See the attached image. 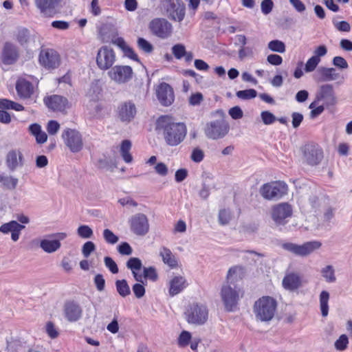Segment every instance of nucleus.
<instances>
[{"label": "nucleus", "instance_id": "nucleus-1", "mask_svg": "<svg viewBox=\"0 0 352 352\" xmlns=\"http://www.w3.org/2000/svg\"><path fill=\"white\" fill-rule=\"evenodd\" d=\"M156 130L162 134L166 143L171 146L179 144L185 138L186 126L183 122H175L171 117L160 116L156 122Z\"/></svg>", "mask_w": 352, "mask_h": 352}, {"label": "nucleus", "instance_id": "nucleus-2", "mask_svg": "<svg viewBox=\"0 0 352 352\" xmlns=\"http://www.w3.org/2000/svg\"><path fill=\"white\" fill-rule=\"evenodd\" d=\"M277 301L271 296H263L255 301L253 312L255 318L260 322H270L275 316Z\"/></svg>", "mask_w": 352, "mask_h": 352}, {"label": "nucleus", "instance_id": "nucleus-3", "mask_svg": "<svg viewBox=\"0 0 352 352\" xmlns=\"http://www.w3.org/2000/svg\"><path fill=\"white\" fill-rule=\"evenodd\" d=\"M184 315L189 324L202 325L208 320V311L204 305L192 303L186 307Z\"/></svg>", "mask_w": 352, "mask_h": 352}, {"label": "nucleus", "instance_id": "nucleus-4", "mask_svg": "<svg viewBox=\"0 0 352 352\" xmlns=\"http://www.w3.org/2000/svg\"><path fill=\"white\" fill-rule=\"evenodd\" d=\"M287 185L284 182L276 181L263 184L259 190L266 200H276L287 193Z\"/></svg>", "mask_w": 352, "mask_h": 352}, {"label": "nucleus", "instance_id": "nucleus-5", "mask_svg": "<svg viewBox=\"0 0 352 352\" xmlns=\"http://www.w3.org/2000/svg\"><path fill=\"white\" fill-rule=\"evenodd\" d=\"M322 243L319 241H311L304 243L302 245H298L294 243H285L282 245V248L290 253L301 256L306 257L313 253L314 251L320 249Z\"/></svg>", "mask_w": 352, "mask_h": 352}, {"label": "nucleus", "instance_id": "nucleus-6", "mask_svg": "<svg viewBox=\"0 0 352 352\" xmlns=\"http://www.w3.org/2000/svg\"><path fill=\"white\" fill-rule=\"evenodd\" d=\"M270 214L276 226H285L292 217L293 207L287 202L279 203L272 207Z\"/></svg>", "mask_w": 352, "mask_h": 352}, {"label": "nucleus", "instance_id": "nucleus-7", "mask_svg": "<svg viewBox=\"0 0 352 352\" xmlns=\"http://www.w3.org/2000/svg\"><path fill=\"white\" fill-rule=\"evenodd\" d=\"M303 163L310 166H316L323 158V151L319 145L309 143L302 148Z\"/></svg>", "mask_w": 352, "mask_h": 352}, {"label": "nucleus", "instance_id": "nucleus-8", "mask_svg": "<svg viewBox=\"0 0 352 352\" xmlns=\"http://www.w3.org/2000/svg\"><path fill=\"white\" fill-rule=\"evenodd\" d=\"M320 101H323V105L326 107L336 104L337 100L331 85L325 84L319 87L316 94V98L309 104V108H314Z\"/></svg>", "mask_w": 352, "mask_h": 352}, {"label": "nucleus", "instance_id": "nucleus-9", "mask_svg": "<svg viewBox=\"0 0 352 352\" xmlns=\"http://www.w3.org/2000/svg\"><path fill=\"white\" fill-rule=\"evenodd\" d=\"M221 296L226 311H234L239 299V289L227 283L221 288Z\"/></svg>", "mask_w": 352, "mask_h": 352}, {"label": "nucleus", "instance_id": "nucleus-10", "mask_svg": "<svg viewBox=\"0 0 352 352\" xmlns=\"http://www.w3.org/2000/svg\"><path fill=\"white\" fill-rule=\"evenodd\" d=\"M38 61L41 65L45 69H54L59 66L60 57L55 50L42 47L39 53Z\"/></svg>", "mask_w": 352, "mask_h": 352}, {"label": "nucleus", "instance_id": "nucleus-11", "mask_svg": "<svg viewBox=\"0 0 352 352\" xmlns=\"http://www.w3.org/2000/svg\"><path fill=\"white\" fill-rule=\"evenodd\" d=\"M206 135L212 140L223 138L229 131V125L223 120H216L208 123L204 129Z\"/></svg>", "mask_w": 352, "mask_h": 352}, {"label": "nucleus", "instance_id": "nucleus-12", "mask_svg": "<svg viewBox=\"0 0 352 352\" xmlns=\"http://www.w3.org/2000/svg\"><path fill=\"white\" fill-rule=\"evenodd\" d=\"M67 236V235L65 232L49 234L45 239L40 241V248L46 253H54L60 248V241Z\"/></svg>", "mask_w": 352, "mask_h": 352}, {"label": "nucleus", "instance_id": "nucleus-13", "mask_svg": "<svg viewBox=\"0 0 352 352\" xmlns=\"http://www.w3.org/2000/svg\"><path fill=\"white\" fill-rule=\"evenodd\" d=\"M65 145L72 153L80 151L83 147L81 134L75 129H67L62 133Z\"/></svg>", "mask_w": 352, "mask_h": 352}, {"label": "nucleus", "instance_id": "nucleus-14", "mask_svg": "<svg viewBox=\"0 0 352 352\" xmlns=\"http://www.w3.org/2000/svg\"><path fill=\"white\" fill-rule=\"evenodd\" d=\"M152 34L159 38H166L172 32L171 24L165 19L155 18L148 25Z\"/></svg>", "mask_w": 352, "mask_h": 352}, {"label": "nucleus", "instance_id": "nucleus-15", "mask_svg": "<svg viewBox=\"0 0 352 352\" xmlns=\"http://www.w3.org/2000/svg\"><path fill=\"white\" fill-rule=\"evenodd\" d=\"M109 78L118 84L129 82L133 76V69L127 65H116L113 67L109 72Z\"/></svg>", "mask_w": 352, "mask_h": 352}, {"label": "nucleus", "instance_id": "nucleus-16", "mask_svg": "<svg viewBox=\"0 0 352 352\" xmlns=\"http://www.w3.org/2000/svg\"><path fill=\"white\" fill-rule=\"evenodd\" d=\"M131 230L136 235L144 236L149 230V223L146 216L138 213L129 219Z\"/></svg>", "mask_w": 352, "mask_h": 352}, {"label": "nucleus", "instance_id": "nucleus-17", "mask_svg": "<svg viewBox=\"0 0 352 352\" xmlns=\"http://www.w3.org/2000/svg\"><path fill=\"white\" fill-rule=\"evenodd\" d=\"M116 60L113 50L107 46L102 47L98 52L96 63L99 68L103 70L109 69Z\"/></svg>", "mask_w": 352, "mask_h": 352}, {"label": "nucleus", "instance_id": "nucleus-18", "mask_svg": "<svg viewBox=\"0 0 352 352\" xmlns=\"http://www.w3.org/2000/svg\"><path fill=\"white\" fill-rule=\"evenodd\" d=\"M63 312L65 318L69 322H73L81 318L82 309L78 302L74 300H68L64 304Z\"/></svg>", "mask_w": 352, "mask_h": 352}, {"label": "nucleus", "instance_id": "nucleus-19", "mask_svg": "<svg viewBox=\"0 0 352 352\" xmlns=\"http://www.w3.org/2000/svg\"><path fill=\"white\" fill-rule=\"evenodd\" d=\"M167 15L168 18L175 21L181 22L183 21L186 14V7L179 0L169 3L167 9Z\"/></svg>", "mask_w": 352, "mask_h": 352}, {"label": "nucleus", "instance_id": "nucleus-20", "mask_svg": "<svg viewBox=\"0 0 352 352\" xmlns=\"http://www.w3.org/2000/svg\"><path fill=\"white\" fill-rule=\"evenodd\" d=\"M99 38L102 43L111 42L116 45H118V39H123L118 36L116 28L110 24H104L101 26L99 30Z\"/></svg>", "mask_w": 352, "mask_h": 352}, {"label": "nucleus", "instance_id": "nucleus-21", "mask_svg": "<svg viewBox=\"0 0 352 352\" xmlns=\"http://www.w3.org/2000/svg\"><path fill=\"white\" fill-rule=\"evenodd\" d=\"M157 96L160 103L164 106H169L174 101L173 88L167 83H161L157 89Z\"/></svg>", "mask_w": 352, "mask_h": 352}, {"label": "nucleus", "instance_id": "nucleus-22", "mask_svg": "<svg viewBox=\"0 0 352 352\" xmlns=\"http://www.w3.org/2000/svg\"><path fill=\"white\" fill-rule=\"evenodd\" d=\"M136 114V107L131 101L121 103L118 107V118L122 122H129Z\"/></svg>", "mask_w": 352, "mask_h": 352}, {"label": "nucleus", "instance_id": "nucleus-23", "mask_svg": "<svg viewBox=\"0 0 352 352\" xmlns=\"http://www.w3.org/2000/svg\"><path fill=\"white\" fill-rule=\"evenodd\" d=\"M36 8L46 16H52L56 12L60 0H34Z\"/></svg>", "mask_w": 352, "mask_h": 352}, {"label": "nucleus", "instance_id": "nucleus-24", "mask_svg": "<svg viewBox=\"0 0 352 352\" xmlns=\"http://www.w3.org/2000/svg\"><path fill=\"white\" fill-rule=\"evenodd\" d=\"M6 163L11 171H14L17 168L22 167L24 165L22 153L19 150L10 151L6 155Z\"/></svg>", "mask_w": 352, "mask_h": 352}, {"label": "nucleus", "instance_id": "nucleus-25", "mask_svg": "<svg viewBox=\"0 0 352 352\" xmlns=\"http://www.w3.org/2000/svg\"><path fill=\"white\" fill-rule=\"evenodd\" d=\"M48 108L58 111H63L68 106L67 99L58 95H53L44 99Z\"/></svg>", "mask_w": 352, "mask_h": 352}, {"label": "nucleus", "instance_id": "nucleus-26", "mask_svg": "<svg viewBox=\"0 0 352 352\" xmlns=\"http://www.w3.org/2000/svg\"><path fill=\"white\" fill-rule=\"evenodd\" d=\"M19 57V51L16 45L6 42L4 44L2 52V60L3 63L11 65L15 63Z\"/></svg>", "mask_w": 352, "mask_h": 352}, {"label": "nucleus", "instance_id": "nucleus-27", "mask_svg": "<svg viewBox=\"0 0 352 352\" xmlns=\"http://www.w3.org/2000/svg\"><path fill=\"white\" fill-rule=\"evenodd\" d=\"M282 285L285 289L294 292L302 286L301 277L298 273H288L284 276Z\"/></svg>", "mask_w": 352, "mask_h": 352}, {"label": "nucleus", "instance_id": "nucleus-28", "mask_svg": "<svg viewBox=\"0 0 352 352\" xmlns=\"http://www.w3.org/2000/svg\"><path fill=\"white\" fill-rule=\"evenodd\" d=\"M314 79L318 82H325L335 80L339 78L336 69L324 67H319L314 76Z\"/></svg>", "mask_w": 352, "mask_h": 352}, {"label": "nucleus", "instance_id": "nucleus-29", "mask_svg": "<svg viewBox=\"0 0 352 352\" xmlns=\"http://www.w3.org/2000/svg\"><path fill=\"white\" fill-rule=\"evenodd\" d=\"M36 38V36L35 34H32L28 29L24 28L19 29L16 35L18 43L25 48L33 45Z\"/></svg>", "mask_w": 352, "mask_h": 352}, {"label": "nucleus", "instance_id": "nucleus-30", "mask_svg": "<svg viewBox=\"0 0 352 352\" xmlns=\"http://www.w3.org/2000/svg\"><path fill=\"white\" fill-rule=\"evenodd\" d=\"M187 286V281L184 276H175L169 281V295L174 296L182 292Z\"/></svg>", "mask_w": 352, "mask_h": 352}, {"label": "nucleus", "instance_id": "nucleus-31", "mask_svg": "<svg viewBox=\"0 0 352 352\" xmlns=\"http://www.w3.org/2000/svg\"><path fill=\"white\" fill-rule=\"evenodd\" d=\"M126 265V267L131 271L134 279L137 282L144 284L143 276L138 273V271L142 267L141 260L139 258L131 257L127 261Z\"/></svg>", "mask_w": 352, "mask_h": 352}, {"label": "nucleus", "instance_id": "nucleus-32", "mask_svg": "<svg viewBox=\"0 0 352 352\" xmlns=\"http://www.w3.org/2000/svg\"><path fill=\"white\" fill-rule=\"evenodd\" d=\"M16 89L21 98H28L33 94L34 87L31 82L24 79H19L16 85Z\"/></svg>", "mask_w": 352, "mask_h": 352}, {"label": "nucleus", "instance_id": "nucleus-33", "mask_svg": "<svg viewBox=\"0 0 352 352\" xmlns=\"http://www.w3.org/2000/svg\"><path fill=\"white\" fill-rule=\"evenodd\" d=\"M160 255L162 258L163 262L170 267H175L177 265V261L175 256L168 248H162L160 251Z\"/></svg>", "mask_w": 352, "mask_h": 352}, {"label": "nucleus", "instance_id": "nucleus-34", "mask_svg": "<svg viewBox=\"0 0 352 352\" xmlns=\"http://www.w3.org/2000/svg\"><path fill=\"white\" fill-rule=\"evenodd\" d=\"M329 293L327 291L323 290L320 292L319 296L320 309L321 314L323 317H327L329 314Z\"/></svg>", "mask_w": 352, "mask_h": 352}, {"label": "nucleus", "instance_id": "nucleus-35", "mask_svg": "<svg viewBox=\"0 0 352 352\" xmlns=\"http://www.w3.org/2000/svg\"><path fill=\"white\" fill-rule=\"evenodd\" d=\"M117 43L118 46L123 51L126 56L135 61H140L138 55L135 53L133 50L125 43L124 39H118Z\"/></svg>", "mask_w": 352, "mask_h": 352}, {"label": "nucleus", "instance_id": "nucleus-36", "mask_svg": "<svg viewBox=\"0 0 352 352\" xmlns=\"http://www.w3.org/2000/svg\"><path fill=\"white\" fill-rule=\"evenodd\" d=\"M131 148V142L130 140H125L122 142L120 146V153L126 163H131L133 157L129 153Z\"/></svg>", "mask_w": 352, "mask_h": 352}, {"label": "nucleus", "instance_id": "nucleus-37", "mask_svg": "<svg viewBox=\"0 0 352 352\" xmlns=\"http://www.w3.org/2000/svg\"><path fill=\"white\" fill-rule=\"evenodd\" d=\"M321 275L327 283H333L336 281L334 267L331 265H327L321 269Z\"/></svg>", "mask_w": 352, "mask_h": 352}, {"label": "nucleus", "instance_id": "nucleus-38", "mask_svg": "<svg viewBox=\"0 0 352 352\" xmlns=\"http://www.w3.org/2000/svg\"><path fill=\"white\" fill-rule=\"evenodd\" d=\"M308 204L310 206L309 212H317L324 207V200L322 198L313 195L309 198Z\"/></svg>", "mask_w": 352, "mask_h": 352}, {"label": "nucleus", "instance_id": "nucleus-39", "mask_svg": "<svg viewBox=\"0 0 352 352\" xmlns=\"http://www.w3.org/2000/svg\"><path fill=\"white\" fill-rule=\"evenodd\" d=\"M243 267L241 266L236 265L229 269L227 274L228 283H231L236 280L238 278H241L243 274Z\"/></svg>", "mask_w": 352, "mask_h": 352}, {"label": "nucleus", "instance_id": "nucleus-40", "mask_svg": "<svg viewBox=\"0 0 352 352\" xmlns=\"http://www.w3.org/2000/svg\"><path fill=\"white\" fill-rule=\"evenodd\" d=\"M116 287L118 293L123 298L131 294V289L126 280H118L116 281Z\"/></svg>", "mask_w": 352, "mask_h": 352}, {"label": "nucleus", "instance_id": "nucleus-41", "mask_svg": "<svg viewBox=\"0 0 352 352\" xmlns=\"http://www.w3.org/2000/svg\"><path fill=\"white\" fill-rule=\"evenodd\" d=\"M18 182V179L12 176L0 175V182L8 189H15Z\"/></svg>", "mask_w": 352, "mask_h": 352}, {"label": "nucleus", "instance_id": "nucleus-42", "mask_svg": "<svg viewBox=\"0 0 352 352\" xmlns=\"http://www.w3.org/2000/svg\"><path fill=\"white\" fill-rule=\"evenodd\" d=\"M0 109H14L18 111L23 110V107L15 102L7 99H0Z\"/></svg>", "mask_w": 352, "mask_h": 352}, {"label": "nucleus", "instance_id": "nucleus-43", "mask_svg": "<svg viewBox=\"0 0 352 352\" xmlns=\"http://www.w3.org/2000/svg\"><path fill=\"white\" fill-rule=\"evenodd\" d=\"M17 228H21V224H19L16 221H11L1 226L0 232L3 234H8L12 232V231H16L15 229Z\"/></svg>", "mask_w": 352, "mask_h": 352}, {"label": "nucleus", "instance_id": "nucleus-44", "mask_svg": "<svg viewBox=\"0 0 352 352\" xmlns=\"http://www.w3.org/2000/svg\"><path fill=\"white\" fill-rule=\"evenodd\" d=\"M236 96L242 100H250L254 98L257 96V91L254 89L238 91L236 93Z\"/></svg>", "mask_w": 352, "mask_h": 352}, {"label": "nucleus", "instance_id": "nucleus-45", "mask_svg": "<svg viewBox=\"0 0 352 352\" xmlns=\"http://www.w3.org/2000/svg\"><path fill=\"white\" fill-rule=\"evenodd\" d=\"M268 48L276 52L283 53L285 52V45L279 40H273L268 43Z\"/></svg>", "mask_w": 352, "mask_h": 352}, {"label": "nucleus", "instance_id": "nucleus-46", "mask_svg": "<svg viewBox=\"0 0 352 352\" xmlns=\"http://www.w3.org/2000/svg\"><path fill=\"white\" fill-rule=\"evenodd\" d=\"M77 233L82 239H90L94 234L92 229L86 225L80 226L77 229Z\"/></svg>", "mask_w": 352, "mask_h": 352}, {"label": "nucleus", "instance_id": "nucleus-47", "mask_svg": "<svg viewBox=\"0 0 352 352\" xmlns=\"http://www.w3.org/2000/svg\"><path fill=\"white\" fill-rule=\"evenodd\" d=\"M320 62V58L311 56L305 65V72L307 73L314 72Z\"/></svg>", "mask_w": 352, "mask_h": 352}, {"label": "nucleus", "instance_id": "nucleus-48", "mask_svg": "<svg viewBox=\"0 0 352 352\" xmlns=\"http://www.w3.org/2000/svg\"><path fill=\"white\" fill-rule=\"evenodd\" d=\"M143 282H146V278L155 281L157 278L156 270L153 267H143Z\"/></svg>", "mask_w": 352, "mask_h": 352}, {"label": "nucleus", "instance_id": "nucleus-49", "mask_svg": "<svg viewBox=\"0 0 352 352\" xmlns=\"http://www.w3.org/2000/svg\"><path fill=\"white\" fill-rule=\"evenodd\" d=\"M261 118L263 124L265 125L272 124L277 120L276 117L269 111H262L261 113Z\"/></svg>", "mask_w": 352, "mask_h": 352}, {"label": "nucleus", "instance_id": "nucleus-50", "mask_svg": "<svg viewBox=\"0 0 352 352\" xmlns=\"http://www.w3.org/2000/svg\"><path fill=\"white\" fill-rule=\"evenodd\" d=\"M138 46L141 50L147 54L151 53L153 50L152 44L143 38H138Z\"/></svg>", "mask_w": 352, "mask_h": 352}, {"label": "nucleus", "instance_id": "nucleus-51", "mask_svg": "<svg viewBox=\"0 0 352 352\" xmlns=\"http://www.w3.org/2000/svg\"><path fill=\"white\" fill-rule=\"evenodd\" d=\"M172 53L177 59L182 58L186 54V47L183 44H176L172 47Z\"/></svg>", "mask_w": 352, "mask_h": 352}, {"label": "nucleus", "instance_id": "nucleus-52", "mask_svg": "<svg viewBox=\"0 0 352 352\" xmlns=\"http://www.w3.org/2000/svg\"><path fill=\"white\" fill-rule=\"evenodd\" d=\"M349 344V339L344 334L340 336V338L335 342V347L338 351H344L347 348Z\"/></svg>", "mask_w": 352, "mask_h": 352}, {"label": "nucleus", "instance_id": "nucleus-53", "mask_svg": "<svg viewBox=\"0 0 352 352\" xmlns=\"http://www.w3.org/2000/svg\"><path fill=\"white\" fill-rule=\"evenodd\" d=\"M103 237L105 241L109 244H115L119 240L118 237L109 229L104 230Z\"/></svg>", "mask_w": 352, "mask_h": 352}, {"label": "nucleus", "instance_id": "nucleus-54", "mask_svg": "<svg viewBox=\"0 0 352 352\" xmlns=\"http://www.w3.org/2000/svg\"><path fill=\"white\" fill-rule=\"evenodd\" d=\"M191 340V334L186 331H183L179 336L178 344L184 347L187 346Z\"/></svg>", "mask_w": 352, "mask_h": 352}, {"label": "nucleus", "instance_id": "nucleus-55", "mask_svg": "<svg viewBox=\"0 0 352 352\" xmlns=\"http://www.w3.org/2000/svg\"><path fill=\"white\" fill-rule=\"evenodd\" d=\"M96 250V245L92 241H87L82 248V253L85 258H88L91 253Z\"/></svg>", "mask_w": 352, "mask_h": 352}, {"label": "nucleus", "instance_id": "nucleus-56", "mask_svg": "<svg viewBox=\"0 0 352 352\" xmlns=\"http://www.w3.org/2000/svg\"><path fill=\"white\" fill-rule=\"evenodd\" d=\"M105 266L113 274H117L118 272V267L116 262L112 258L109 256H105L104 258Z\"/></svg>", "mask_w": 352, "mask_h": 352}, {"label": "nucleus", "instance_id": "nucleus-57", "mask_svg": "<svg viewBox=\"0 0 352 352\" xmlns=\"http://www.w3.org/2000/svg\"><path fill=\"white\" fill-rule=\"evenodd\" d=\"M142 283H137L132 287L133 292L138 298H141L145 294V288Z\"/></svg>", "mask_w": 352, "mask_h": 352}, {"label": "nucleus", "instance_id": "nucleus-58", "mask_svg": "<svg viewBox=\"0 0 352 352\" xmlns=\"http://www.w3.org/2000/svg\"><path fill=\"white\" fill-rule=\"evenodd\" d=\"M231 219L230 212L226 209L221 210L219 212V221L221 225L228 224Z\"/></svg>", "mask_w": 352, "mask_h": 352}, {"label": "nucleus", "instance_id": "nucleus-59", "mask_svg": "<svg viewBox=\"0 0 352 352\" xmlns=\"http://www.w3.org/2000/svg\"><path fill=\"white\" fill-rule=\"evenodd\" d=\"M45 331L47 335L52 339L56 338L58 336V332L52 322H47L45 325Z\"/></svg>", "mask_w": 352, "mask_h": 352}, {"label": "nucleus", "instance_id": "nucleus-60", "mask_svg": "<svg viewBox=\"0 0 352 352\" xmlns=\"http://www.w3.org/2000/svg\"><path fill=\"white\" fill-rule=\"evenodd\" d=\"M204 100L203 94L200 92L192 94L189 98V104L192 106H198Z\"/></svg>", "mask_w": 352, "mask_h": 352}, {"label": "nucleus", "instance_id": "nucleus-61", "mask_svg": "<svg viewBox=\"0 0 352 352\" xmlns=\"http://www.w3.org/2000/svg\"><path fill=\"white\" fill-rule=\"evenodd\" d=\"M118 252L122 255H131L133 252L132 248L126 242L121 243L117 248Z\"/></svg>", "mask_w": 352, "mask_h": 352}, {"label": "nucleus", "instance_id": "nucleus-62", "mask_svg": "<svg viewBox=\"0 0 352 352\" xmlns=\"http://www.w3.org/2000/svg\"><path fill=\"white\" fill-rule=\"evenodd\" d=\"M229 115L234 120H239L243 118V112L239 106H235L229 109Z\"/></svg>", "mask_w": 352, "mask_h": 352}, {"label": "nucleus", "instance_id": "nucleus-63", "mask_svg": "<svg viewBox=\"0 0 352 352\" xmlns=\"http://www.w3.org/2000/svg\"><path fill=\"white\" fill-rule=\"evenodd\" d=\"M273 6L274 3L272 0H263L261 4V11L265 15H267L272 12Z\"/></svg>", "mask_w": 352, "mask_h": 352}, {"label": "nucleus", "instance_id": "nucleus-64", "mask_svg": "<svg viewBox=\"0 0 352 352\" xmlns=\"http://www.w3.org/2000/svg\"><path fill=\"white\" fill-rule=\"evenodd\" d=\"M204 157V153L203 151L198 148H196L192 151L190 157L191 160L196 163L201 162L203 160Z\"/></svg>", "mask_w": 352, "mask_h": 352}]
</instances>
